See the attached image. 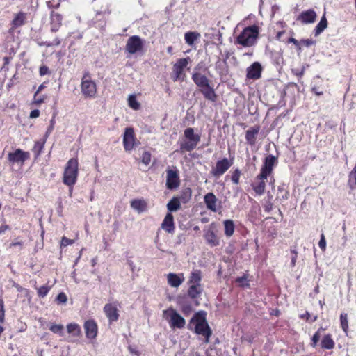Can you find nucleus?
I'll return each instance as SVG.
<instances>
[{
  "label": "nucleus",
  "mask_w": 356,
  "mask_h": 356,
  "mask_svg": "<svg viewBox=\"0 0 356 356\" xmlns=\"http://www.w3.org/2000/svg\"><path fill=\"white\" fill-rule=\"evenodd\" d=\"M276 38L287 44L289 42V33H286L285 31H279L277 33Z\"/></svg>",
  "instance_id": "a18cd8bd"
},
{
  "label": "nucleus",
  "mask_w": 356,
  "mask_h": 356,
  "mask_svg": "<svg viewBox=\"0 0 356 356\" xmlns=\"http://www.w3.org/2000/svg\"><path fill=\"white\" fill-rule=\"evenodd\" d=\"M266 179H257L256 177V180L254 184H252V188L254 192L258 195H262L265 191L266 188Z\"/></svg>",
  "instance_id": "393cba45"
},
{
  "label": "nucleus",
  "mask_w": 356,
  "mask_h": 356,
  "mask_svg": "<svg viewBox=\"0 0 356 356\" xmlns=\"http://www.w3.org/2000/svg\"><path fill=\"white\" fill-rule=\"evenodd\" d=\"M49 72V68L47 66L43 65L40 67V76L46 75Z\"/></svg>",
  "instance_id": "e2e57ef3"
},
{
  "label": "nucleus",
  "mask_w": 356,
  "mask_h": 356,
  "mask_svg": "<svg viewBox=\"0 0 356 356\" xmlns=\"http://www.w3.org/2000/svg\"><path fill=\"white\" fill-rule=\"evenodd\" d=\"M191 59L189 57L179 58L172 67V80L177 81L178 80L183 81L186 76L184 70L189 64Z\"/></svg>",
  "instance_id": "6e6552de"
},
{
  "label": "nucleus",
  "mask_w": 356,
  "mask_h": 356,
  "mask_svg": "<svg viewBox=\"0 0 356 356\" xmlns=\"http://www.w3.org/2000/svg\"><path fill=\"white\" fill-rule=\"evenodd\" d=\"M202 292L201 285L191 284L188 290V295L190 298L194 299L200 296Z\"/></svg>",
  "instance_id": "7c9ffc66"
},
{
  "label": "nucleus",
  "mask_w": 356,
  "mask_h": 356,
  "mask_svg": "<svg viewBox=\"0 0 356 356\" xmlns=\"http://www.w3.org/2000/svg\"><path fill=\"white\" fill-rule=\"evenodd\" d=\"M47 6L49 8H58L60 6V2H57L56 3H54V0H51L47 1Z\"/></svg>",
  "instance_id": "680f3d73"
},
{
  "label": "nucleus",
  "mask_w": 356,
  "mask_h": 356,
  "mask_svg": "<svg viewBox=\"0 0 356 356\" xmlns=\"http://www.w3.org/2000/svg\"><path fill=\"white\" fill-rule=\"evenodd\" d=\"M161 228L168 233H172L174 232V217L172 213H167L161 223Z\"/></svg>",
  "instance_id": "4be33fe9"
},
{
  "label": "nucleus",
  "mask_w": 356,
  "mask_h": 356,
  "mask_svg": "<svg viewBox=\"0 0 356 356\" xmlns=\"http://www.w3.org/2000/svg\"><path fill=\"white\" fill-rule=\"evenodd\" d=\"M131 207L133 209L143 212L147 207V203L144 200H134L131 202Z\"/></svg>",
  "instance_id": "c85d7f7f"
},
{
  "label": "nucleus",
  "mask_w": 356,
  "mask_h": 356,
  "mask_svg": "<svg viewBox=\"0 0 356 356\" xmlns=\"http://www.w3.org/2000/svg\"><path fill=\"white\" fill-rule=\"evenodd\" d=\"M340 324L341 329L345 333L348 332V314L346 313H341L340 315Z\"/></svg>",
  "instance_id": "ea45409f"
},
{
  "label": "nucleus",
  "mask_w": 356,
  "mask_h": 356,
  "mask_svg": "<svg viewBox=\"0 0 356 356\" xmlns=\"http://www.w3.org/2000/svg\"><path fill=\"white\" fill-rule=\"evenodd\" d=\"M46 139L43 140L37 141L33 148V152L36 157L39 156L44 148Z\"/></svg>",
  "instance_id": "58836bf2"
},
{
  "label": "nucleus",
  "mask_w": 356,
  "mask_h": 356,
  "mask_svg": "<svg viewBox=\"0 0 356 356\" xmlns=\"http://www.w3.org/2000/svg\"><path fill=\"white\" fill-rule=\"evenodd\" d=\"M291 43H293L297 47L298 50L300 51L302 47H309L314 44L315 41L310 39L301 40L298 41L293 38H291Z\"/></svg>",
  "instance_id": "bb28decb"
},
{
  "label": "nucleus",
  "mask_w": 356,
  "mask_h": 356,
  "mask_svg": "<svg viewBox=\"0 0 356 356\" xmlns=\"http://www.w3.org/2000/svg\"><path fill=\"white\" fill-rule=\"evenodd\" d=\"M56 300L58 303H65L67 300V296L65 293L61 292L57 296Z\"/></svg>",
  "instance_id": "4d7b16f0"
},
{
  "label": "nucleus",
  "mask_w": 356,
  "mask_h": 356,
  "mask_svg": "<svg viewBox=\"0 0 356 356\" xmlns=\"http://www.w3.org/2000/svg\"><path fill=\"white\" fill-rule=\"evenodd\" d=\"M46 98V95H39L38 93H35L33 97V103L36 105H40L44 102Z\"/></svg>",
  "instance_id": "de8ad7c7"
},
{
  "label": "nucleus",
  "mask_w": 356,
  "mask_h": 356,
  "mask_svg": "<svg viewBox=\"0 0 356 356\" xmlns=\"http://www.w3.org/2000/svg\"><path fill=\"white\" fill-rule=\"evenodd\" d=\"M49 330L54 334H58L63 336L64 334V326L61 324L51 323L49 326Z\"/></svg>",
  "instance_id": "a19ab883"
},
{
  "label": "nucleus",
  "mask_w": 356,
  "mask_h": 356,
  "mask_svg": "<svg viewBox=\"0 0 356 356\" xmlns=\"http://www.w3.org/2000/svg\"><path fill=\"white\" fill-rule=\"evenodd\" d=\"M259 35L258 27L255 25L245 27L237 36L236 43L243 47H252L254 44Z\"/></svg>",
  "instance_id": "7ed1b4c3"
},
{
  "label": "nucleus",
  "mask_w": 356,
  "mask_h": 356,
  "mask_svg": "<svg viewBox=\"0 0 356 356\" xmlns=\"http://www.w3.org/2000/svg\"><path fill=\"white\" fill-rule=\"evenodd\" d=\"M104 312L108 318L110 323L115 322L118 320L119 314L117 302L106 304L104 307Z\"/></svg>",
  "instance_id": "ddd939ff"
},
{
  "label": "nucleus",
  "mask_w": 356,
  "mask_h": 356,
  "mask_svg": "<svg viewBox=\"0 0 356 356\" xmlns=\"http://www.w3.org/2000/svg\"><path fill=\"white\" fill-rule=\"evenodd\" d=\"M226 61L224 60L221 62L218 60L216 64V69L219 73L220 75H225L227 72V67H226Z\"/></svg>",
  "instance_id": "79ce46f5"
},
{
  "label": "nucleus",
  "mask_w": 356,
  "mask_h": 356,
  "mask_svg": "<svg viewBox=\"0 0 356 356\" xmlns=\"http://www.w3.org/2000/svg\"><path fill=\"white\" fill-rule=\"evenodd\" d=\"M67 330L69 334L74 337H79L81 332L80 326L74 323L68 324L67 325Z\"/></svg>",
  "instance_id": "f704fd0d"
},
{
  "label": "nucleus",
  "mask_w": 356,
  "mask_h": 356,
  "mask_svg": "<svg viewBox=\"0 0 356 356\" xmlns=\"http://www.w3.org/2000/svg\"><path fill=\"white\" fill-rule=\"evenodd\" d=\"M262 67L259 63L254 62L247 68V79H258L261 77Z\"/></svg>",
  "instance_id": "2eb2a0df"
},
{
  "label": "nucleus",
  "mask_w": 356,
  "mask_h": 356,
  "mask_svg": "<svg viewBox=\"0 0 356 356\" xmlns=\"http://www.w3.org/2000/svg\"><path fill=\"white\" fill-rule=\"evenodd\" d=\"M63 16L56 12L51 11L50 14V29L51 32H57L62 25Z\"/></svg>",
  "instance_id": "dca6fc26"
},
{
  "label": "nucleus",
  "mask_w": 356,
  "mask_h": 356,
  "mask_svg": "<svg viewBox=\"0 0 356 356\" xmlns=\"http://www.w3.org/2000/svg\"><path fill=\"white\" fill-rule=\"evenodd\" d=\"M134 133L132 128H127L125 129L123 137V145L126 151H130L134 146Z\"/></svg>",
  "instance_id": "4468645a"
},
{
  "label": "nucleus",
  "mask_w": 356,
  "mask_h": 356,
  "mask_svg": "<svg viewBox=\"0 0 356 356\" xmlns=\"http://www.w3.org/2000/svg\"><path fill=\"white\" fill-rule=\"evenodd\" d=\"M202 280L201 272L199 270H195L191 273L188 283L190 284L201 285L200 281Z\"/></svg>",
  "instance_id": "2f4dec72"
},
{
  "label": "nucleus",
  "mask_w": 356,
  "mask_h": 356,
  "mask_svg": "<svg viewBox=\"0 0 356 356\" xmlns=\"http://www.w3.org/2000/svg\"><path fill=\"white\" fill-rule=\"evenodd\" d=\"M192 80L200 89L208 86L209 79L204 74L198 72H193L192 74Z\"/></svg>",
  "instance_id": "a211bd4d"
},
{
  "label": "nucleus",
  "mask_w": 356,
  "mask_h": 356,
  "mask_svg": "<svg viewBox=\"0 0 356 356\" xmlns=\"http://www.w3.org/2000/svg\"><path fill=\"white\" fill-rule=\"evenodd\" d=\"M293 72L297 76L300 77L304 73V69H302L300 71L298 70H293Z\"/></svg>",
  "instance_id": "338daca9"
},
{
  "label": "nucleus",
  "mask_w": 356,
  "mask_h": 356,
  "mask_svg": "<svg viewBox=\"0 0 356 356\" xmlns=\"http://www.w3.org/2000/svg\"><path fill=\"white\" fill-rule=\"evenodd\" d=\"M316 19V13L314 10H308L303 11L298 16V19L305 24H311L315 22Z\"/></svg>",
  "instance_id": "412c9836"
},
{
  "label": "nucleus",
  "mask_w": 356,
  "mask_h": 356,
  "mask_svg": "<svg viewBox=\"0 0 356 356\" xmlns=\"http://www.w3.org/2000/svg\"><path fill=\"white\" fill-rule=\"evenodd\" d=\"M236 282L239 283L240 285L245 286H248V279L246 275H243L242 277H239L236 279Z\"/></svg>",
  "instance_id": "13d9d810"
},
{
  "label": "nucleus",
  "mask_w": 356,
  "mask_h": 356,
  "mask_svg": "<svg viewBox=\"0 0 356 356\" xmlns=\"http://www.w3.org/2000/svg\"><path fill=\"white\" fill-rule=\"evenodd\" d=\"M191 190L190 188H186L183 191L179 199L183 203L188 202L191 197Z\"/></svg>",
  "instance_id": "37998d69"
},
{
  "label": "nucleus",
  "mask_w": 356,
  "mask_h": 356,
  "mask_svg": "<svg viewBox=\"0 0 356 356\" xmlns=\"http://www.w3.org/2000/svg\"><path fill=\"white\" fill-rule=\"evenodd\" d=\"M54 123H55L54 119H51V121H50V125L48 127V129H47V130L46 131V134H45V138H46L49 136V134L53 131L54 127Z\"/></svg>",
  "instance_id": "bf43d9fd"
},
{
  "label": "nucleus",
  "mask_w": 356,
  "mask_h": 356,
  "mask_svg": "<svg viewBox=\"0 0 356 356\" xmlns=\"http://www.w3.org/2000/svg\"><path fill=\"white\" fill-rule=\"evenodd\" d=\"M163 317L168 321L171 328L182 329L186 325L185 319L174 309L169 308L163 311Z\"/></svg>",
  "instance_id": "39448f33"
},
{
  "label": "nucleus",
  "mask_w": 356,
  "mask_h": 356,
  "mask_svg": "<svg viewBox=\"0 0 356 356\" xmlns=\"http://www.w3.org/2000/svg\"><path fill=\"white\" fill-rule=\"evenodd\" d=\"M200 38V34L195 31H188L186 32L184 35L186 43L191 47H193L194 45L195 42Z\"/></svg>",
  "instance_id": "a878e982"
},
{
  "label": "nucleus",
  "mask_w": 356,
  "mask_h": 356,
  "mask_svg": "<svg viewBox=\"0 0 356 356\" xmlns=\"http://www.w3.org/2000/svg\"><path fill=\"white\" fill-rule=\"evenodd\" d=\"M167 281L170 286L177 288L184 282V277L182 273L177 275L170 273L167 275Z\"/></svg>",
  "instance_id": "aec40b11"
},
{
  "label": "nucleus",
  "mask_w": 356,
  "mask_h": 356,
  "mask_svg": "<svg viewBox=\"0 0 356 356\" xmlns=\"http://www.w3.org/2000/svg\"><path fill=\"white\" fill-rule=\"evenodd\" d=\"M81 89L83 95L86 97H95L97 93L96 83L91 79L88 72H86L81 79Z\"/></svg>",
  "instance_id": "0eeeda50"
},
{
  "label": "nucleus",
  "mask_w": 356,
  "mask_h": 356,
  "mask_svg": "<svg viewBox=\"0 0 356 356\" xmlns=\"http://www.w3.org/2000/svg\"><path fill=\"white\" fill-rule=\"evenodd\" d=\"M46 88V83H42L41 85L39 86L37 91L35 92V93H38L40 92L44 88Z\"/></svg>",
  "instance_id": "69168bd1"
},
{
  "label": "nucleus",
  "mask_w": 356,
  "mask_h": 356,
  "mask_svg": "<svg viewBox=\"0 0 356 356\" xmlns=\"http://www.w3.org/2000/svg\"><path fill=\"white\" fill-rule=\"evenodd\" d=\"M327 26V21L325 16H323L321 21L318 22V24L316 25V26L314 29V35L318 36L319 34H321L325 29H326Z\"/></svg>",
  "instance_id": "473e14b6"
},
{
  "label": "nucleus",
  "mask_w": 356,
  "mask_h": 356,
  "mask_svg": "<svg viewBox=\"0 0 356 356\" xmlns=\"http://www.w3.org/2000/svg\"><path fill=\"white\" fill-rule=\"evenodd\" d=\"M277 163V158L273 155H268L264 159L260 173L257 175V179H267L268 176L272 172L273 168Z\"/></svg>",
  "instance_id": "1a4fd4ad"
},
{
  "label": "nucleus",
  "mask_w": 356,
  "mask_h": 356,
  "mask_svg": "<svg viewBox=\"0 0 356 356\" xmlns=\"http://www.w3.org/2000/svg\"><path fill=\"white\" fill-rule=\"evenodd\" d=\"M145 40L138 35L129 38L125 46V51L129 55L142 54L144 51Z\"/></svg>",
  "instance_id": "423d86ee"
},
{
  "label": "nucleus",
  "mask_w": 356,
  "mask_h": 356,
  "mask_svg": "<svg viewBox=\"0 0 356 356\" xmlns=\"http://www.w3.org/2000/svg\"><path fill=\"white\" fill-rule=\"evenodd\" d=\"M40 115V111L38 109L33 110L30 113L31 118H35Z\"/></svg>",
  "instance_id": "0e129e2a"
},
{
  "label": "nucleus",
  "mask_w": 356,
  "mask_h": 356,
  "mask_svg": "<svg viewBox=\"0 0 356 356\" xmlns=\"http://www.w3.org/2000/svg\"><path fill=\"white\" fill-rule=\"evenodd\" d=\"M348 184L351 189L356 188V163L348 175Z\"/></svg>",
  "instance_id": "e433bc0d"
},
{
  "label": "nucleus",
  "mask_w": 356,
  "mask_h": 356,
  "mask_svg": "<svg viewBox=\"0 0 356 356\" xmlns=\"http://www.w3.org/2000/svg\"><path fill=\"white\" fill-rule=\"evenodd\" d=\"M74 243V240L69 239L65 236H63L61 239L60 245L61 247H66L69 245H72Z\"/></svg>",
  "instance_id": "5fc2aeb1"
},
{
  "label": "nucleus",
  "mask_w": 356,
  "mask_h": 356,
  "mask_svg": "<svg viewBox=\"0 0 356 356\" xmlns=\"http://www.w3.org/2000/svg\"><path fill=\"white\" fill-rule=\"evenodd\" d=\"M320 339V334H319V332H315V334L313 335L312 338V346H315L317 343L318 342Z\"/></svg>",
  "instance_id": "052dcab7"
},
{
  "label": "nucleus",
  "mask_w": 356,
  "mask_h": 356,
  "mask_svg": "<svg viewBox=\"0 0 356 356\" xmlns=\"http://www.w3.org/2000/svg\"><path fill=\"white\" fill-rule=\"evenodd\" d=\"M26 14L22 12H20L16 15L15 18L13 19L12 24L13 27L17 28L26 23Z\"/></svg>",
  "instance_id": "cd10ccee"
},
{
  "label": "nucleus",
  "mask_w": 356,
  "mask_h": 356,
  "mask_svg": "<svg viewBox=\"0 0 356 356\" xmlns=\"http://www.w3.org/2000/svg\"><path fill=\"white\" fill-rule=\"evenodd\" d=\"M8 229V225H1L0 227V234H3Z\"/></svg>",
  "instance_id": "774afa93"
},
{
  "label": "nucleus",
  "mask_w": 356,
  "mask_h": 356,
  "mask_svg": "<svg viewBox=\"0 0 356 356\" xmlns=\"http://www.w3.org/2000/svg\"><path fill=\"white\" fill-rule=\"evenodd\" d=\"M181 207L180 201L178 197H173L168 204V210L170 212L176 211Z\"/></svg>",
  "instance_id": "c9c22d12"
},
{
  "label": "nucleus",
  "mask_w": 356,
  "mask_h": 356,
  "mask_svg": "<svg viewBox=\"0 0 356 356\" xmlns=\"http://www.w3.org/2000/svg\"><path fill=\"white\" fill-rule=\"evenodd\" d=\"M84 328L87 338L95 339L96 337L97 334V325L93 320L86 321Z\"/></svg>",
  "instance_id": "6ab92c4d"
},
{
  "label": "nucleus",
  "mask_w": 356,
  "mask_h": 356,
  "mask_svg": "<svg viewBox=\"0 0 356 356\" xmlns=\"http://www.w3.org/2000/svg\"><path fill=\"white\" fill-rule=\"evenodd\" d=\"M166 172V187L170 190L178 188L180 181L177 171L176 170L168 169Z\"/></svg>",
  "instance_id": "f8f14e48"
},
{
  "label": "nucleus",
  "mask_w": 356,
  "mask_h": 356,
  "mask_svg": "<svg viewBox=\"0 0 356 356\" xmlns=\"http://www.w3.org/2000/svg\"><path fill=\"white\" fill-rule=\"evenodd\" d=\"M211 31H212V33H211V36H210V33H205V37L207 39H213L214 37H220V32L218 31H217L216 29H211Z\"/></svg>",
  "instance_id": "864d4df0"
},
{
  "label": "nucleus",
  "mask_w": 356,
  "mask_h": 356,
  "mask_svg": "<svg viewBox=\"0 0 356 356\" xmlns=\"http://www.w3.org/2000/svg\"><path fill=\"white\" fill-rule=\"evenodd\" d=\"M301 318H305V320L307 321H309L311 323H313L317 320V316H312L308 312H306L305 314L301 315Z\"/></svg>",
  "instance_id": "3c124183"
},
{
  "label": "nucleus",
  "mask_w": 356,
  "mask_h": 356,
  "mask_svg": "<svg viewBox=\"0 0 356 356\" xmlns=\"http://www.w3.org/2000/svg\"><path fill=\"white\" fill-rule=\"evenodd\" d=\"M334 341L332 339L331 334H325L321 341V348L323 349L330 350L334 347Z\"/></svg>",
  "instance_id": "c756f323"
},
{
  "label": "nucleus",
  "mask_w": 356,
  "mask_h": 356,
  "mask_svg": "<svg viewBox=\"0 0 356 356\" xmlns=\"http://www.w3.org/2000/svg\"><path fill=\"white\" fill-rule=\"evenodd\" d=\"M204 202L209 210L213 212H216L217 211V204L219 202L213 193L210 192L207 193L204 196Z\"/></svg>",
  "instance_id": "f3484780"
},
{
  "label": "nucleus",
  "mask_w": 356,
  "mask_h": 356,
  "mask_svg": "<svg viewBox=\"0 0 356 356\" xmlns=\"http://www.w3.org/2000/svg\"><path fill=\"white\" fill-rule=\"evenodd\" d=\"M241 176V171L238 169H236L232 175V181L234 184H238L239 183V179Z\"/></svg>",
  "instance_id": "09e8293b"
},
{
  "label": "nucleus",
  "mask_w": 356,
  "mask_h": 356,
  "mask_svg": "<svg viewBox=\"0 0 356 356\" xmlns=\"http://www.w3.org/2000/svg\"><path fill=\"white\" fill-rule=\"evenodd\" d=\"M78 161L76 159H70L66 165L63 174V183L68 186H73L78 177Z\"/></svg>",
  "instance_id": "20e7f679"
},
{
  "label": "nucleus",
  "mask_w": 356,
  "mask_h": 356,
  "mask_svg": "<svg viewBox=\"0 0 356 356\" xmlns=\"http://www.w3.org/2000/svg\"><path fill=\"white\" fill-rule=\"evenodd\" d=\"M259 131V127H254L245 132V139L248 144L254 145L256 143V136Z\"/></svg>",
  "instance_id": "b1692460"
},
{
  "label": "nucleus",
  "mask_w": 356,
  "mask_h": 356,
  "mask_svg": "<svg viewBox=\"0 0 356 356\" xmlns=\"http://www.w3.org/2000/svg\"><path fill=\"white\" fill-rule=\"evenodd\" d=\"M200 91L203 95L205 99L213 102H215L216 101L217 95L215 92L213 88L211 86L210 84H209L208 86H205L200 89Z\"/></svg>",
  "instance_id": "5701e85b"
},
{
  "label": "nucleus",
  "mask_w": 356,
  "mask_h": 356,
  "mask_svg": "<svg viewBox=\"0 0 356 356\" xmlns=\"http://www.w3.org/2000/svg\"><path fill=\"white\" fill-rule=\"evenodd\" d=\"M129 106L134 110H137L140 108V104L136 100L135 95H130L128 98Z\"/></svg>",
  "instance_id": "c03bdc74"
},
{
  "label": "nucleus",
  "mask_w": 356,
  "mask_h": 356,
  "mask_svg": "<svg viewBox=\"0 0 356 356\" xmlns=\"http://www.w3.org/2000/svg\"><path fill=\"white\" fill-rule=\"evenodd\" d=\"M141 161L145 165H149L151 161V154L149 152H143Z\"/></svg>",
  "instance_id": "8fccbe9b"
},
{
  "label": "nucleus",
  "mask_w": 356,
  "mask_h": 356,
  "mask_svg": "<svg viewBox=\"0 0 356 356\" xmlns=\"http://www.w3.org/2000/svg\"><path fill=\"white\" fill-rule=\"evenodd\" d=\"M5 318L4 304L3 300L0 299V323H3Z\"/></svg>",
  "instance_id": "603ef678"
},
{
  "label": "nucleus",
  "mask_w": 356,
  "mask_h": 356,
  "mask_svg": "<svg viewBox=\"0 0 356 356\" xmlns=\"http://www.w3.org/2000/svg\"><path fill=\"white\" fill-rule=\"evenodd\" d=\"M29 158V153L24 152L20 149H17L14 152H10L8 156V159L10 165L15 163L22 165Z\"/></svg>",
  "instance_id": "9b49d317"
},
{
  "label": "nucleus",
  "mask_w": 356,
  "mask_h": 356,
  "mask_svg": "<svg viewBox=\"0 0 356 356\" xmlns=\"http://www.w3.org/2000/svg\"><path fill=\"white\" fill-rule=\"evenodd\" d=\"M50 290V287L47 285H43L38 289V294L40 297L44 298L47 295Z\"/></svg>",
  "instance_id": "49530a36"
},
{
  "label": "nucleus",
  "mask_w": 356,
  "mask_h": 356,
  "mask_svg": "<svg viewBox=\"0 0 356 356\" xmlns=\"http://www.w3.org/2000/svg\"><path fill=\"white\" fill-rule=\"evenodd\" d=\"M190 325L195 326V332L205 337V342L209 343L211 330L206 320V313L200 311L194 314L190 321Z\"/></svg>",
  "instance_id": "f257e3e1"
},
{
  "label": "nucleus",
  "mask_w": 356,
  "mask_h": 356,
  "mask_svg": "<svg viewBox=\"0 0 356 356\" xmlns=\"http://www.w3.org/2000/svg\"><path fill=\"white\" fill-rule=\"evenodd\" d=\"M225 225V234L227 236L233 235L234 232V225L232 220H227L224 222Z\"/></svg>",
  "instance_id": "4c0bfd02"
},
{
  "label": "nucleus",
  "mask_w": 356,
  "mask_h": 356,
  "mask_svg": "<svg viewBox=\"0 0 356 356\" xmlns=\"http://www.w3.org/2000/svg\"><path fill=\"white\" fill-rule=\"evenodd\" d=\"M232 162L228 159L224 158L216 162V166L211 170V174L217 178L220 177L232 166Z\"/></svg>",
  "instance_id": "9d476101"
},
{
  "label": "nucleus",
  "mask_w": 356,
  "mask_h": 356,
  "mask_svg": "<svg viewBox=\"0 0 356 356\" xmlns=\"http://www.w3.org/2000/svg\"><path fill=\"white\" fill-rule=\"evenodd\" d=\"M200 138L199 134H195L193 128L186 129L184 132V138L180 140V153L191 152L195 149L200 141Z\"/></svg>",
  "instance_id": "f03ea898"
},
{
  "label": "nucleus",
  "mask_w": 356,
  "mask_h": 356,
  "mask_svg": "<svg viewBox=\"0 0 356 356\" xmlns=\"http://www.w3.org/2000/svg\"><path fill=\"white\" fill-rule=\"evenodd\" d=\"M318 246L321 249L322 251H325L326 249V241L325 238V235L323 234L321 236V239L318 243Z\"/></svg>",
  "instance_id": "6e6d98bb"
},
{
  "label": "nucleus",
  "mask_w": 356,
  "mask_h": 356,
  "mask_svg": "<svg viewBox=\"0 0 356 356\" xmlns=\"http://www.w3.org/2000/svg\"><path fill=\"white\" fill-rule=\"evenodd\" d=\"M205 239L207 240V243L211 246H217L219 245V239L214 234V232L212 231H209L205 234Z\"/></svg>",
  "instance_id": "72a5a7b5"
}]
</instances>
